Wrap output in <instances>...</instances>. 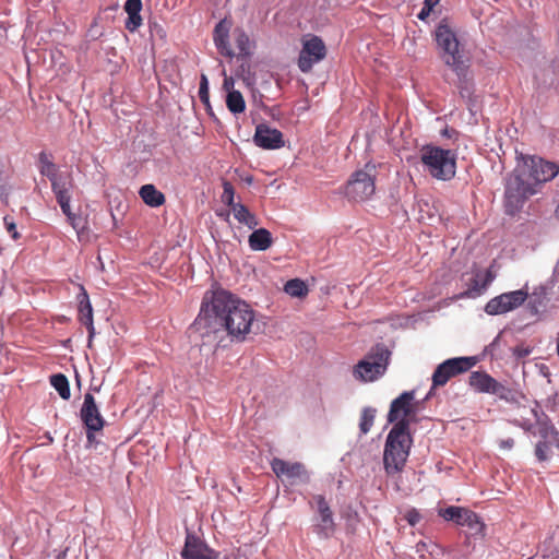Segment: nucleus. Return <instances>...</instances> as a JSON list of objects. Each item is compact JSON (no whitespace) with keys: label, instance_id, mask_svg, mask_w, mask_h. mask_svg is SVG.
<instances>
[{"label":"nucleus","instance_id":"nucleus-25","mask_svg":"<svg viewBox=\"0 0 559 559\" xmlns=\"http://www.w3.org/2000/svg\"><path fill=\"white\" fill-rule=\"evenodd\" d=\"M231 212L239 224H242L250 229H254L259 225L257 216L242 203H237L236 206L231 209Z\"/></svg>","mask_w":559,"mask_h":559},{"label":"nucleus","instance_id":"nucleus-21","mask_svg":"<svg viewBox=\"0 0 559 559\" xmlns=\"http://www.w3.org/2000/svg\"><path fill=\"white\" fill-rule=\"evenodd\" d=\"M79 299V320L83 323L88 331V341L91 342L95 335V328L93 323V308L90 302L88 295L83 286H81V294Z\"/></svg>","mask_w":559,"mask_h":559},{"label":"nucleus","instance_id":"nucleus-17","mask_svg":"<svg viewBox=\"0 0 559 559\" xmlns=\"http://www.w3.org/2000/svg\"><path fill=\"white\" fill-rule=\"evenodd\" d=\"M181 557L183 559H218V552L210 548L195 535L188 534Z\"/></svg>","mask_w":559,"mask_h":559},{"label":"nucleus","instance_id":"nucleus-46","mask_svg":"<svg viewBox=\"0 0 559 559\" xmlns=\"http://www.w3.org/2000/svg\"><path fill=\"white\" fill-rule=\"evenodd\" d=\"M223 87L229 92V91H234L233 87H234V80L233 78H225L224 80V83H223Z\"/></svg>","mask_w":559,"mask_h":559},{"label":"nucleus","instance_id":"nucleus-9","mask_svg":"<svg viewBox=\"0 0 559 559\" xmlns=\"http://www.w3.org/2000/svg\"><path fill=\"white\" fill-rule=\"evenodd\" d=\"M326 56L324 41L317 35H310L302 39V48L298 57V68L301 72L308 73L316 63H319Z\"/></svg>","mask_w":559,"mask_h":559},{"label":"nucleus","instance_id":"nucleus-45","mask_svg":"<svg viewBox=\"0 0 559 559\" xmlns=\"http://www.w3.org/2000/svg\"><path fill=\"white\" fill-rule=\"evenodd\" d=\"M432 12L431 9H428L426 7H423V9L420 10V12L418 13V19L421 20V21H425L429 15L430 13Z\"/></svg>","mask_w":559,"mask_h":559},{"label":"nucleus","instance_id":"nucleus-5","mask_svg":"<svg viewBox=\"0 0 559 559\" xmlns=\"http://www.w3.org/2000/svg\"><path fill=\"white\" fill-rule=\"evenodd\" d=\"M420 162L425 170L438 180H450L456 173V155L451 150L425 145L420 150Z\"/></svg>","mask_w":559,"mask_h":559},{"label":"nucleus","instance_id":"nucleus-33","mask_svg":"<svg viewBox=\"0 0 559 559\" xmlns=\"http://www.w3.org/2000/svg\"><path fill=\"white\" fill-rule=\"evenodd\" d=\"M234 197H235V189H234L233 185L229 181H224L223 182L222 200L225 204H227L230 207V210L234 209V206H236V204H237L234 201Z\"/></svg>","mask_w":559,"mask_h":559},{"label":"nucleus","instance_id":"nucleus-12","mask_svg":"<svg viewBox=\"0 0 559 559\" xmlns=\"http://www.w3.org/2000/svg\"><path fill=\"white\" fill-rule=\"evenodd\" d=\"M414 399V391H406L393 400L388 414V421L395 425L404 420L407 424V430H409V424L416 415V406L413 403Z\"/></svg>","mask_w":559,"mask_h":559},{"label":"nucleus","instance_id":"nucleus-15","mask_svg":"<svg viewBox=\"0 0 559 559\" xmlns=\"http://www.w3.org/2000/svg\"><path fill=\"white\" fill-rule=\"evenodd\" d=\"M80 417L86 429L103 430L105 419L102 416L92 393H85L83 405L80 411Z\"/></svg>","mask_w":559,"mask_h":559},{"label":"nucleus","instance_id":"nucleus-31","mask_svg":"<svg viewBox=\"0 0 559 559\" xmlns=\"http://www.w3.org/2000/svg\"><path fill=\"white\" fill-rule=\"evenodd\" d=\"M555 441L551 440H540L537 442L535 447V455L539 462L547 461L550 457L551 453V444Z\"/></svg>","mask_w":559,"mask_h":559},{"label":"nucleus","instance_id":"nucleus-24","mask_svg":"<svg viewBox=\"0 0 559 559\" xmlns=\"http://www.w3.org/2000/svg\"><path fill=\"white\" fill-rule=\"evenodd\" d=\"M139 194L143 202L152 207L160 206L166 201L165 195L153 185L142 186Z\"/></svg>","mask_w":559,"mask_h":559},{"label":"nucleus","instance_id":"nucleus-18","mask_svg":"<svg viewBox=\"0 0 559 559\" xmlns=\"http://www.w3.org/2000/svg\"><path fill=\"white\" fill-rule=\"evenodd\" d=\"M253 141L257 146L264 150H277L284 146L282 132L264 123L257 126Z\"/></svg>","mask_w":559,"mask_h":559},{"label":"nucleus","instance_id":"nucleus-36","mask_svg":"<svg viewBox=\"0 0 559 559\" xmlns=\"http://www.w3.org/2000/svg\"><path fill=\"white\" fill-rule=\"evenodd\" d=\"M142 24V17L140 13H128L126 21V28L130 32L136 31Z\"/></svg>","mask_w":559,"mask_h":559},{"label":"nucleus","instance_id":"nucleus-34","mask_svg":"<svg viewBox=\"0 0 559 559\" xmlns=\"http://www.w3.org/2000/svg\"><path fill=\"white\" fill-rule=\"evenodd\" d=\"M538 435L543 440H551L558 442L559 439V432L552 427L547 424L540 425L538 429Z\"/></svg>","mask_w":559,"mask_h":559},{"label":"nucleus","instance_id":"nucleus-38","mask_svg":"<svg viewBox=\"0 0 559 559\" xmlns=\"http://www.w3.org/2000/svg\"><path fill=\"white\" fill-rule=\"evenodd\" d=\"M3 223L7 231L11 234L14 240H17L20 238V234L17 233L16 224L14 223L13 218L10 216H4Z\"/></svg>","mask_w":559,"mask_h":559},{"label":"nucleus","instance_id":"nucleus-49","mask_svg":"<svg viewBox=\"0 0 559 559\" xmlns=\"http://www.w3.org/2000/svg\"><path fill=\"white\" fill-rule=\"evenodd\" d=\"M555 215L556 217L559 219V205L557 206L556 211H555Z\"/></svg>","mask_w":559,"mask_h":559},{"label":"nucleus","instance_id":"nucleus-26","mask_svg":"<svg viewBox=\"0 0 559 559\" xmlns=\"http://www.w3.org/2000/svg\"><path fill=\"white\" fill-rule=\"evenodd\" d=\"M459 525L468 526L469 528L474 530L476 534L481 533L484 530V524L479 521L478 515L467 509L463 510Z\"/></svg>","mask_w":559,"mask_h":559},{"label":"nucleus","instance_id":"nucleus-22","mask_svg":"<svg viewBox=\"0 0 559 559\" xmlns=\"http://www.w3.org/2000/svg\"><path fill=\"white\" fill-rule=\"evenodd\" d=\"M248 243L253 251H265L273 245V237L266 228L254 229L248 238Z\"/></svg>","mask_w":559,"mask_h":559},{"label":"nucleus","instance_id":"nucleus-41","mask_svg":"<svg viewBox=\"0 0 559 559\" xmlns=\"http://www.w3.org/2000/svg\"><path fill=\"white\" fill-rule=\"evenodd\" d=\"M124 10L127 13H140L142 10V1L141 0H127L124 4Z\"/></svg>","mask_w":559,"mask_h":559},{"label":"nucleus","instance_id":"nucleus-6","mask_svg":"<svg viewBox=\"0 0 559 559\" xmlns=\"http://www.w3.org/2000/svg\"><path fill=\"white\" fill-rule=\"evenodd\" d=\"M436 41L442 50L441 58L459 78L466 75L468 64L460 49V44L455 33L448 24L441 23L436 29Z\"/></svg>","mask_w":559,"mask_h":559},{"label":"nucleus","instance_id":"nucleus-35","mask_svg":"<svg viewBox=\"0 0 559 559\" xmlns=\"http://www.w3.org/2000/svg\"><path fill=\"white\" fill-rule=\"evenodd\" d=\"M199 97L200 100L209 106L210 105V95H209V81L206 75H201L200 86H199Z\"/></svg>","mask_w":559,"mask_h":559},{"label":"nucleus","instance_id":"nucleus-23","mask_svg":"<svg viewBox=\"0 0 559 559\" xmlns=\"http://www.w3.org/2000/svg\"><path fill=\"white\" fill-rule=\"evenodd\" d=\"M233 38L238 49L237 56L240 58H249L252 55L254 47L253 41L250 40L249 35L242 27H236L233 31Z\"/></svg>","mask_w":559,"mask_h":559},{"label":"nucleus","instance_id":"nucleus-30","mask_svg":"<svg viewBox=\"0 0 559 559\" xmlns=\"http://www.w3.org/2000/svg\"><path fill=\"white\" fill-rule=\"evenodd\" d=\"M376 417V409L365 407L360 414L359 430L361 435H367L373 426Z\"/></svg>","mask_w":559,"mask_h":559},{"label":"nucleus","instance_id":"nucleus-27","mask_svg":"<svg viewBox=\"0 0 559 559\" xmlns=\"http://www.w3.org/2000/svg\"><path fill=\"white\" fill-rule=\"evenodd\" d=\"M226 106L233 114H241L246 109V103L239 91H229L226 97Z\"/></svg>","mask_w":559,"mask_h":559},{"label":"nucleus","instance_id":"nucleus-42","mask_svg":"<svg viewBox=\"0 0 559 559\" xmlns=\"http://www.w3.org/2000/svg\"><path fill=\"white\" fill-rule=\"evenodd\" d=\"M238 75H241L242 81L246 83L247 86H251L254 83L253 76L250 74L249 71H245V67L241 66L240 70L237 72Z\"/></svg>","mask_w":559,"mask_h":559},{"label":"nucleus","instance_id":"nucleus-50","mask_svg":"<svg viewBox=\"0 0 559 559\" xmlns=\"http://www.w3.org/2000/svg\"><path fill=\"white\" fill-rule=\"evenodd\" d=\"M66 556L64 552H60L58 556H57V559H63V557Z\"/></svg>","mask_w":559,"mask_h":559},{"label":"nucleus","instance_id":"nucleus-47","mask_svg":"<svg viewBox=\"0 0 559 559\" xmlns=\"http://www.w3.org/2000/svg\"><path fill=\"white\" fill-rule=\"evenodd\" d=\"M440 0H425L424 1V7L428 9H431L433 10V8L439 3Z\"/></svg>","mask_w":559,"mask_h":559},{"label":"nucleus","instance_id":"nucleus-29","mask_svg":"<svg viewBox=\"0 0 559 559\" xmlns=\"http://www.w3.org/2000/svg\"><path fill=\"white\" fill-rule=\"evenodd\" d=\"M284 290L292 297H304L308 294L307 285L299 278L289 280L285 284Z\"/></svg>","mask_w":559,"mask_h":559},{"label":"nucleus","instance_id":"nucleus-51","mask_svg":"<svg viewBox=\"0 0 559 559\" xmlns=\"http://www.w3.org/2000/svg\"><path fill=\"white\" fill-rule=\"evenodd\" d=\"M219 215H221V216H225L226 218H228L229 213H228V212H227V213H221Z\"/></svg>","mask_w":559,"mask_h":559},{"label":"nucleus","instance_id":"nucleus-14","mask_svg":"<svg viewBox=\"0 0 559 559\" xmlns=\"http://www.w3.org/2000/svg\"><path fill=\"white\" fill-rule=\"evenodd\" d=\"M271 468L278 478H285L290 485L297 480L307 481L308 473L302 463L287 462L278 457L271 461Z\"/></svg>","mask_w":559,"mask_h":559},{"label":"nucleus","instance_id":"nucleus-39","mask_svg":"<svg viewBox=\"0 0 559 559\" xmlns=\"http://www.w3.org/2000/svg\"><path fill=\"white\" fill-rule=\"evenodd\" d=\"M404 518L412 526H415L421 520L420 513L415 508L407 510Z\"/></svg>","mask_w":559,"mask_h":559},{"label":"nucleus","instance_id":"nucleus-10","mask_svg":"<svg viewBox=\"0 0 559 559\" xmlns=\"http://www.w3.org/2000/svg\"><path fill=\"white\" fill-rule=\"evenodd\" d=\"M476 360L473 357L450 358L440 364L432 374V388L443 386L447 382L461 373L469 370Z\"/></svg>","mask_w":559,"mask_h":559},{"label":"nucleus","instance_id":"nucleus-48","mask_svg":"<svg viewBox=\"0 0 559 559\" xmlns=\"http://www.w3.org/2000/svg\"><path fill=\"white\" fill-rule=\"evenodd\" d=\"M556 345H557V354L559 356V333H558V336H557V340H556Z\"/></svg>","mask_w":559,"mask_h":559},{"label":"nucleus","instance_id":"nucleus-1","mask_svg":"<svg viewBox=\"0 0 559 559\" xmlns=\"http://www.w3.org/2000/svg\"><path fill=\"white\" fill-rule=\"evenodd\" d=\"M255 313L243 300L227 290L204 294L198 317L190 326L204 344L222 341L226 333L231 341L243 342L251 332Z\"/></svg>","mask_w":559,"mask_h":559},{"label":"nucleus","instance_id":"nucleus-3","mask_svg":"<svg viewBox=\"0 0 559 559\" xmlns=\"http://www.w3.org/2000/svg\"><path fill=\"white\" fill-rule=\"evenodd\" d=\"M39 173L46 176L50 183L51 190L56 197L57 203L59 204L62 213L67 216L70 225L80 233L85 227L83 218L71 211L70 201L72 198V190L74 188V181L71 174L63 175L59 171L57 165L49 158V155L45 152H40L38 155Z\"/></svg>","mask_w":559,"mask_h":559},{"label":"nucleus","instance_id":"nucleus-37","mask_svg":"<svg viewBox=\"0 0 559 559\" xmlns=\"http://www.w3.org/2000/svg\"><path fill=\"white\" fill-rule=\"evenodd\" d=\"M10 192L8 185V176L3 169L0 168V199H7Z\"/></svg>","mask_w":559,"mask_h":559},{"label":"nucleus","instance_id":"nucleus-28","mask_svg":"<svg viewBox=\"0 0 559 559\" xmlns=\"http://www.w3.org/2000/svg\"><path fill=\"white\" fill-rule=\"evenodd\" d=\"M50 383L63 400H69L71 396L68 378L62 373H57L50 377Z\"/></svg>","mask_w":559,"mask_h":559},{"label":"nucleus","instance_id":"nucleus-43","mask_svg":"<svg viewBox=\"0 0 559 559\" xmlns=\"http://www.w3.org/2000/svg\"><path fill=\"white\" fill-rule=\"evenodd\" d=\"M99 431L100 430H90V429H86V440H87V444L88 445H94V444L98 443V441L96 440L95 433L99 432Z\"/></svg>","mask_w":559,"mask_h":559},{"label":"nucleus","instance_id":"nucleus-40","mask_svg":"<svg viewBox=\"0 0 559 559\" xmlns=\"http://www.w3.org/2000/svg\"><path fill=\"white\" fill-rule=\"evenodd\" d=\"M513 355L518 358V359H522V358H525L527 357L531 353H532V347L527 346V345H524V344H520V345H516L513 349Z\"/></svg>","mask_w":559,"mask_h":559},{"label":"nucleus","instance_id":"nucleus-4","mask_svg":"<svg viewBox=\"0 0 559 559\" xmlns=\"http://www.w3.org/2000/svg\"><path fill=\"white\" fill-rule=\"evenodd\" d=\"M412 444L413 439L406 421L396 423L388 433L383 451V465L388 476L404 469Z\"/></svg>","mask_w":559,"mask_h":559},{"label":"nucleus","instance_id":"nucleus-20","mask_svg":"<svg viewBox=\"0 0 559 559\" xmlns=\"http://www.w3.org/2000/svg\"><path fill=\"white\" fill-rule=\"evenodd\" d=\"M495 278L496 273L491 269H488L485 272H477L475 276L469 280L467 289L461 293L459 298H475L480 296Z\"/></svg>","mask_w":559,"mask_h":559},{"label":"nucleus","instance_id":"nucleus-8","mask_svg":"<svg viewBox=\"0 0 559 559\" xmlns=\"http://www.w3.org/2000/svg\"><path fill=\"white\" fill-rule=\"evenodd\" d=\"M377 168L367 163L362 169L356 170L345 186V195L349 200L366 201L376 192Z\"/></svg>","mask_w":559,"mask_h":559},{"label":"nucleus","instance_id":"nucleus-11","mask_svg":"<svg viewBox=\"0 0 559 559\" xmlns=\"http://www.w3.org/2000/svg\"><path fill=\"white\" fill-rule=\"evenodd\" d=\"M528 293L524 289H518L503 293L491 298L485 306V312L489 316L503 314L512 311L524 304Z\"/></svg>","mask_w":559,"mask_h":559},{"label":"nucleus","instance_id":"nucleus-16","mask_svg":"<svg viewBox=\"0 0 559 559\" xmlns=\"http://www.w3.org/2000/svg\"><path fill=\"white\" fill-rule=\"evenodd\" d=\"M233 20L230 17H224L214 27L213 31V41L217 49V51L227 58H233L236 56L230 43L229 35L233 28Z\"/></svg>","mask_w":559,"mask_h":559},{"label":"nucleus","instance_id":"nucleus-19","mask_svg":"<svg viewBox=\"0 0 559 559\" xmlns=\"http://www.w3.org/2000/svg\"><path fill=\"white\" fill-rule=\"evenodd\" d=\"M314 500L320 514V523L316 526V532L318 535L328 538L335 530L332 511L323 496L318 495Z\"/></svg>","mask_w":559,"mask_h":559},{"label":"nucleus","instance_id":"nucleus-13","mask_svg":"<svg viewBox=\"0 0 559 559\" xmlns=\"http://www.w3.org/2000/svg\"><path fill=\"white\" fill-rule=\"evenodd\" d=\"M469 385L479 393H489L497 395L502 400H508L511 390L498 382L490 374L481 371H474L469 376Z\"/></svg>","mask_w":559,"mask_h":559},{"label":"nucleus","instance_id":"nucleus-44","mask_svg":"<svg viewBox=\"0 0 559 559\" xmlns=\"http://www.w3.org/2000/svg\"><path fill=\"white\" fill-rule=\"evenodd\" d=\"M514 445V440L512 438L500 440L499 447L503 450H511Z\"/></svg>","mask_w":559,"mask_h":559},{"label":"nucleus","instance_id":"nucleus-2","mask_svg":"<svg viewBox=\"0 0 559 559\" xmlns=\"http://www.w3.org/2000/svg\"><path fill=\"white\" fill-rule=\"evenodd\" d=\"M559 174V164L542 157H530L524 167L516 169L506 187V211L510 215L518 213L525 201L537 193V187L552 180Z\"/></svg>","mask_w":559,"mask_h":559},{"label":"nucleus","instance_id":"nucleus-32","mask_svg":"<svg viewBox=\"0 0 559 559\" xmlns=\"http://www.w3.org/2000/svg\"><path fill=\"white\" fill-rule=\"evenodd\" d=\"M464 508L461 507H448L445 509H441L439 511L440 516H442L445 521H453L456 524L460 522L461 514L463 512Z\"/></svg>","mask_w":559,"mask_h":559},{"label":"nucleus","instance_id":"nucleus-7","mask_svg":"<svg viewBox=\"0 0 559 559\" xmlns=\"http://www.w3.org/2000/svg\"><path fill=\"white\" fill-rule=\"evenodd\" d=\"M390 350L384 345H376L354 367L353 376L361 382H372L382 377L388 368Z\"/></svg>","mask_w":559,"mask_h":559}]
</instances>
